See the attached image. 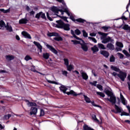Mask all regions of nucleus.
<instances>
[{
  "label": "nucleus",
  "instance_id": "f257e3e1",
  "mask_svg": "<svg viewBox=\"0 0 130 130\" xmlns=\"http://www.w3.org/2000/svg\"><path fill=\"white\" fill-rule=\"evenodd\" d=\"M51 10L53 13H57L58 12H60L61 15H63V13H66L68 16L70 17V19H71L72 21H73V22H76H76H78L79 23H84V22L86 21V20L82 18L75 19V17H74L73 14L70 12V11H69V8H66L65 9L62 8L61 9H60V7L58 8L55 6H53L51 8Z\"/></svg>",
  "mask_w": 130,
  "mask_h": 130
},
{
  "label": "nucleus",
  "instance_id": "f03ea898",
  "mask_svg": "<svg viewBox=\"0 0 130 130\" xmlns=\"http://www.w3.org/2000/svg\"><path fill=\"white\" fill-rule=\"evenodd\" d=\"M56 27L57 28H60V29H63L65 31H70L71 30L70 25L69 24L64 23L61 20L56 21Z\"/></svg>",
  "mask_w": 130,
  "mask_h": 130
},
{
  "label": "nucleus",
  "instance_id": "7ed1b4c3",
  "mask_svg": "<svg viewBox=\"0 0 130 130\" xmlns=\"http://www.w3.org/2000/svg\"><path fill=\"white\" fill-rule=\"evenodd\" d=\"M105 93L108 96V97H110V99L107 98V100L112 103V104H115L116 103V98L114 95H113V93L110 91V90L108 89H106L104 90Z\"/></svg>",
  "mask_w": 130,
  "mask_h": 130
},
{
  "label": "nucleus",
  "instance_id": "20e7f679",
  "mask_svg": "<svg viewBox=\"0 0 130 130\" xmlns=\"http://www.w3.org/2000/svg\"><path fill=\"white\" fill-rule=\"evenodd\" d=\"M59 89L61 92H63L64 94H67V95H72V96H78V94H77V93L73 90L67 92L68 88L64 85L61 84V86L59 87Z\"/></svg>",
  "mask_w": 130,
  "mask_h": 130
},
{
  "label": "nucleus",
  "instance_id": "39448f33",
  "mask_svg": "<svg viewBox=\"0 0 130 130\" xmlns=\"http://www.w3.org/2000/svg\"><path fill=\"white\" fill-rule=\"evenodd\" d=\"M47 36L49 37H52V36H55L54 38V40L55 41H62V38L59 36V35L56 32H48L47 34Z\"/></svg>",
  "mask_w": 130,
  "mask_h": 130
},
{
  "label": "nucleus",
  "instance_id": "423d86ee",
  "mask_svg": "<svg viewBox=\"0 0 130 130\" xmlns=\"http://www.w3.org/2000/svg\"><path fill=\"white\" fill-rule=\"evenodd\" d=\"M101 39L102 40V43H103L104 44H106V43H108V42L114 43V40H113L110 37H108L107 38H104V37H102L101 38Z\"/></svg>",
  "mask_w": 130,
  "mask_h": 130
},
{
  "label": "nucleus",
  "instance_id": "0eeeda50",
  "mask_svg": "<svg viewBox=\"0 0 130 130\" xmlns=\"http://www.w3.org/2000/svg\"><path fill=\"white\" fill-rule=\"evenodd\" d=\"M126 76H127V74L126 72L121 71L119 72V74H118V78H119L122 82H124Z\"/></svg>",
  "mask_w": 130,
  "mask_h": 130
},
{
  "label": "nucleus",
  "instance_id": "6e6552de",
  "mask_svg": "<svg viewBox=\"0 0 130 130\" xmlns=\"http://www.w3.org/2000/svg\"><path fill=\"white\" fill-rule=\"evenodd\" d=\"M40 17L41 18H42V19L46 20V16H45V13H43L42 12H40L39 13H37L36 15L35 18L36 19H38V20H39V19H40Z\"/></svg>",
  "mask_w": 130,
  "mask_h": 130
},
{
  "label": "nucleus",
  "instance_id": "1a4fd4ad",
  "mask_svg": "<svg viewBox=\"0 0 130 130\" xmlns=\"http://www.w3.org/2000/svg\"><path fill=\"white\" fill-rule=\"evenodd\" d=\"M46 46L47 47L50 51L53 52V53H54V54H57V51L52 46L47 44L46 45Z\"/></svg>",
  "mask_w": 130,
  "mask_h": 130
},
{
  "label": "nucleus",
  "instance_id": "9d476101",
  "mask_svg": "<svg viewBox=\"0 0 130 130\" xmlns=\"http://www.w3.org/2000/svg\"><path fill=\"white\" fill-rule=\"evenodd\" d=\"M92 119L93 121L94 122H97L99 124H102V119L100 118L101 121H99L97 117H96V115L95 114H92Z\"/></svg>",
  "mask_w": 130,
  "mask_h": 130
},
{
  "label": "nucleus",
  "instance_id": "9b49d317",
  "mask_svg": "<svg viewBox=\"0 0 130 130\" xmlns=\"http://www.w3.org/2000/svg\"><path fill=\"white\" fill-rule=\"evenodd\" d=\"M106 47L108 50H111V51L114 50L115 49V47H114V45L111 43H108L106 45Z\"/></svg>",
  "mask_w": 130,
  "mask_h": 130
},
{
  "label": "nucleus",
  "instance_id": "f8f14e48",
  "mask_svg": "<svg viewBox=\"0 0 130 130\" xmlns=\"http://www.w3.org/2000/svg\"><path fill=\"white\" fill-rule=\"evenodd\" d=\"M54 15H55L56 16L54 17H52V18L54 19V18H56L57 17H59V18H61V19H62V20H64L65 21V22H67V23H69V21L68 20V17H66V16H60L59 15H58L57 14H58V12H57V13L54 12Z\"/></svg>",
  "mask_w": 130,
  "mask_h": 130
},
{
  "label": "nucleus",
  "instance_id": "ddd939ff",
  "mask_svg": "<svg viewBox=\"0 0 130 130\" xmlns=\"http://www.w3.org/2000/svg\"><path fill=\"white\" fill-rule=\"evenodd\" d=\"M25 102H26L27 105L28 106V107H31L32 106H37V104L35 103L31 102L29 101L28 100H25Z\"/></svg>",
  "mask_w": 130,
  "mask_h": 130
},
{
  "label": "nucleus",
  "instance_id": "4468645a",
  "mask_svg": "<svg viewBox=\"0 0 130 130\" xmlns=\"http://www.w3.org/2000/svg\"><path fill=\"white\" fill-rule=\"evenodd\" d=\"M28 22H29V20L27 19V14H26L24 18H22L19 21V24H27Z\"/></svg>",
  "mask_w": 130,
  "mask_h": 130
},
{
  "label": "nucleus",
  "instance_id": "2eb2a0df",
  "mask_svg": "<svg viewBox=\"0 0 130 130\" xmlns=\"http://www.w3.org/2000/svg\"><path fill=\"white\" fill-rule=\"evenodd\" d=\"M31 111L30 112L29 114L30 115H36V114H37V111H38V109L35 107H31Z\"/></svg>",
  "mask_w": 130,
  "mask_h": 130
},
{
  "label": "nucleus",
  "instance_id": "dca6fc26",
  "mask_svg": "<svg viewBox=\"0 0 130 130\" xmlns=\"http://www.w3.org/2000/svg\"><path fill=\"white\" fill-rule=\"evenodd\" d=\"M34 44L37 46L38 49L40 50V52H42V46L40 44V43L37 42H34Z\"/></svg>",
  "mask_w": 130,
  "mask_h": 130
},
{
  "label": "nucleus",
  "instance_id": "f3484780",
  "mask_svg": "<svg viewBox=\"0 0 130 130\" xmlns=\"http://www.w3.org/2000/svg\"><path fill=\"white\" fill-rule=\"evenodd\" d=\"M22 35H23V36H24V37L25 38H26L27 39H31L32 38L31 37V35H30V34H29L28 32H26V31H22L21 32Z\"/></svg>",
  "mask_w": 130,
  "mask_h": 130
},
{
  "label": "nucleus",
  "instance_id": "a211bd4d",
  "mask_svg": "<svg viewBox=\"0 0 130 130\" xmlns=\"http://www.w3.org/2000/svg\"><path fill=\"white\" fill-rule=\"evenodd\" d=\"M115 108L117 112L115 111L114 110H113L112 111L114 112L115 113H121V111H122V109L121 108H119L117 105H115Z\"/></svg>",
  "mask_w": 130,
  "mask_h": 130
},
{
  "label": "nucleus",
  "instance_id": "6ab92c4d",
  "mask_svg": "<svg viewBox=\"0 0 130 130\" xmlns=\"http://www.w3.org/2000/svg\"><path fill=\"white\" fill-rule=\"evenodd\" d=\"M120 96L122 104H123V105H126V104H127V101H126V100L124 99V97H123V95H122L121 92H120Z\"/></svg>",
  "mask_w": 130,
  "mask_h": 130
},
{
  "label": "nucleus",
  "instance_id": "aec40b11",
  "mask_svg": "<svg viewBox=\"0 0 130 130\" xmlns=\"http://www.w3.org/2000/svg\"><path fill=\"white\" fill-rule=\"evenodd\" d=\"M81 45V48L83 50V51L87 52L88 49V44L84 43V44H80Z\"/></svg>",
  "mask_w": 130,
  "mask_h": 130
},
{
  "label": "nucleus",
  "instance_id": "412c9836",
  "mask_svg": "<svg viewBox=\"0 0 130 130\" xmlns=\"http://www.w3.org/2000/svg\"><path fill=\"white\" fill-rule=\"evenodd\" d=\"M111 69L112 70V71H114L115 72H116L117 73H120L121 71L120 69H119V68L114 66H111Z\"/></svg>",
  "mask_w": 130,
  "mask_h": 130
},
{
  "label": "nucleus",
  "instance_id": "4be33fe9",
  "mask_svg": "<svg viewBox=\"0 0 130 130\" xmlns=\"http://www.w3.org/2000/svg\"><path fill=\"white\" fill-rule=\"evenodd\" d=\"M101 54H102V55L107 58L109 56V53L105 50L101 51Z\"/></svg>",
  "mask_w": 130,
  "mask_h": 130
},
{
  "label": "nucleus",
  "instance_id": "5701e85b",
  "mask_svg": "<svg viewBox=\"0 0 130 130\" xmlns=\"http://www.w3.org/2000/svg\"><path fill=\"white\" fill-rule=\"evenodd\" d=\"M81 76L82 77V79H83V80H87V79H88V75H87V74L84 72H81Z\"/></svg>",
  "mask_w": 130,
  "mask_h": 130
},
{
  "label": "nucleus",
  "instance_id": "b1692460",
  "mask_svg": "<svg viewBox=\"0 0 130 130\" xmlns=\"http://www.w3.org/2000/svg\"><path fill=\"white\" fill-rule=\"evenodd\" d=\"M128 51H129V53L128 52H127V51L125 50H123L122 51L123 53H124V54H125V55H126L127 57H130V48L128 49Z\"/></svg>",
  "mask_w": 130,
  "mask_h": 130
},
{
  "label": "nucleus",
  "instance_id": "393cba45",
  "mask_svg": "<svg viewBox=\"0 0 130 130\" xmlns=\"http://www.w3.org/2000/svg\"><path fill=\"white\" fill-rule=\"evenodd\" d=\"M91 50L93 51V53H95V52H98V51H99V49L98 48L97 46L94 45L93 47H91Z\"/></svg>",
  "mask_w": 130,
  "mask_h": 130
},
{
  "label": "nucleus",
  "instance_id": "a878e982",
  "mask_svg": "<svg viewBox=\"0 0 130 130\" xmlns=\"http://www.w3.org/2000/svg\"><path fill=\"white\" fill-rule=\"evenodd\" d=\"M49 56H50V55L48 53H43V57L45 59H48L49 58Z\"/></svg>",
  "mask_w": 130,
  "mask_h": 130
},
{
  "label": "nucleus",
  "instance_id": "bb28decb",
  "mask_svg": "<svg viewBox=\"0 0 130 130\" xmlns=\"http://www.w3.org/2000/svg\"><path fill=\"white\" fill-rule=\"evenodd\" d=\"M98 46L99 48H100V49H103L104 50L106 49V47H105V46H104V45H103V44L99 43L98 44Z\"/></svg>",
  "mask_w": 130,
  "mask_h": 130
},
{
  "label": "nucleus",
  "instance_id": "cd10ccee",
  "mask_svg": "<svg viewBox=\"0 0 130 130\" xmlns=\"http://www.w3.org/2000/svg\"><path fill=\"white\" fill-rule=\"evenodd\" d=\"M5 28H6V30L9 31V32H13V28L12 27V26L7 25L5 26Z\"/></svg>",
  "mask_w": 130,
  "mask_h": 130
},
{
  "label": "nucleus",
  "instance_id": "c85d7f7f",
  "mask_svg": "<svg viewBox=\"0 0 130 130\" xmlns=\"http://www.w3.org/2000/svg\"><path fill=\"white\" fill-rule=\"evenodd\" d=\"M83 97L84 98V100L87 103H91V100H90V98H89L88 96H87L85 95H83Z\"/></svg>",
  "mask_w": 130,
  "mask_h": 130
},
{
  "label": "nucleus",
  "instance_id": "c756f323",
  "mask_svg": "<svg viewBox=\"0 0 130 130\" xmlns=\"http://www.w3.org/2000/svg\"><path fill=\"white\" fill-rule=\"evenodd\" d=\"M12 117V115L11 114L5 115L3 117V119L4 120H8V119H10V117Z\"/></svg>",
  "mask_w": 130,
  "mask_h": 130
},
{
  "label": "nucleus",
  "instance_id": "7c9ffc66",
  "mask_svg": "<svg viewBox=\"0 0 130 130\" xmlns=\"http://www.w3.org/2000/svg\"><path fill=\"white\" fill-rule=\"evenodd\" d=\"M15 57L13 55H7L6 56V59L7 60H13Z\"/></svg>",
  "mask_w": 130,
  "mask_h": 130
},
{
  "label": "nucleus",
  "instance_id": "2f4dec72",
  "mask_svg": "<svg viewBox=\"0 0 130 130\" xmlns=\"http://www.w3.org/2000/svg\"><path fill=\"white\" fill-rule=\"evenodd\" d=\"M96 94L97 95L100 96V97H102L103 98H104L105 97V94L103 92L97 91Z\"/></svg>",
  "mask_w": 130,
  "mask_h": 130
},
{
  "label": "nucleus",
  "instance_id": "473e14b6",
  "mask_svg": "<svg viewBox=\"0 0 130 130\" xmlns=\"http://www.w3.org/2000/svg\"><path fill=\"white\" fill-rule=\"evenodd\" d=\"M116 45H117V46H118V47H120V48H122V47H123V44L120 42H117L116 43Z\"/></svg>",
  "mask_w": 130,
  "mask_h": 130
},
{
  "label": "nucleus",
  "instance_id": "72a5a7b5",
  "mask_svg": "<svg viewBox=\"0 0 130 130\" xmlns=\"http://www.w3.org/2000/svg\"><path fill=\"white\" fill-rule=\"evenodd\" d=\"M0 11H1V12H3V13H4V14H8V13H10V9H7L6 10L4 9H0Z\"/></svg>",
  "mask_w": 130,
  "mask_h": 130
},
{
  "label": "nucleus",
  "instance_id": "f704fd0d",
  "mask_svg": "<svg viewBox=\"0 0 130 130\" xmlns=\"http://www.w3.org/2000/svg\"><path fill=\"white\" fill-rule=\"evenodd\" d=\"M110 62H114L115 61V57L113 55L110 57Z\"/></svg>",
  "mask_w": 130,
  "mask_h": 130
},
{
  "label": "nucleus",
  "instance_id": "c9c22d12",
  "mask_svg": "<svg viewBox=\"0 0 130 130\" xmlns=\"http://www.w3.org/2000/svg\"><path fill=\"white\" fill-rule=\"evenodd\" d=\"M48 83H49L50 84H55V85H59V83L56 82L55 81H52L51 80H47Z\"/></svg>",
  "mask_w": 130,
  "mask_h": 130
},
{
  "label": "nucleus",
  "instance_id": "e433bc0d",
  "mask_svg": "<svg viewBox=\"0 0 130 130\" xmlns=\"http://www.w3.org/2000/svg\"><path fill=\"white\" fill-rule=\"evenodd\" d=\"M121 116H123V115H125V116H129V114L128 113H126L125 112H122L120 114Z\"/></svg>",
  "mask_w": 130,
  "mask_h": 130
},
{
  "label": "nucleus",
  "instance_id": "4c0bfd02",
  "mask_svg": "<svg viewBox=\"0 0 130 130\" xmlns=\"http://www.w3.org/2000/svg\"><path fill=\"white\" fill-rule=\"evenodd\" d=\"M88 39H90V40H92V41L94 42V43H97V40H96V39H95V38L89 37H88Z\"/></svg>",
  "mask_w": 130,
  "mask_h": 130
},
{
  "label": "nucleus",
  "instance_id": "58836bf2",
  "mask_svg": "<svg viewBox=\"0 0 130 130\" xmlns=\"http://www.w3.org/2000/svg\"><path fill=\"white\" fill-rule=\"evenodd\" d=\"M25 60H26V61H28V60H30L31 59H32V58L28 55H27L25 58H24Z\"/></svg>",
  "mask_w": 130,
  "mask_h": 130
},
{
  "label": "nucleus",
  "instance_id": "ea45409f",
  "mask_svg": "<svg viewBox=\"0 0 130 130\" xmlns=\"http://www.w3.org/2000/svg\"><path fill=\"white\" fill-rule=\"evenodd\" d=\"M61 73L63 76H64V77H68V72L67 71L62 70Z\"/></svg>",
  "mask_w": 130,
  "mask_h": 130
},
{
  "label": "nucleus",
  "instance_id": "a19ab883",
  "mask_svg": "<svg viewBox=\"0 0 130 130\" xmlns=\"http://www.w3.org/2000/svg\"><path fill=\"white\" fill-rule=\"evenodd\" d=\"M96 88H98V89H99L100 91H103V86H102V85L100 84H98L96 85Z\"/></svg>",
  "mask_w": 130,
  "mask_h": 130
},
{
  "label": "nucleus",
  "instance_id": "79ce46f5",
  "mask_svg": "<svg viewBox=\"0 0 130 130\" xmlns=\"http://www.w3.org/2000/svg\"><path fill=\"white\" fill-rule=\"evenodd\" d=\"M89 84L91 85V86H94V87H96V86H97V81H94L93 82H89Z\"/></svg>",
  "mask_w": 130,
  "mask_h": 130
},
{
  "label": "nucleus",
  "instance_id": "37998d69",
  "mask_svg": "<svg viewBox=\"0 0 130 130\" xmlns=\"http://www.w3.org/2000/svg\"><path fill=\"white\" fill-rule=\"evenodd\" d=\"M64 64L66 66H69V59L68 58H64L63 59Z\"/></svg>",
  "mask_w": 130,
  "mask_h": 130
},
{
  "label": "nucleus",
  "instance_id": "c03bdc74",
  "mask_svg": "<svg viewBox=\"0 0 130 130\" xmlns=\"http://www.w3.org/2000/svg\"><path fill=\"white\" fill-rule=\"evenodd\" d=\"M68 71H69V72H71L72 70H73V66L72 65H68L67 66Z\"/></svg>",
  "mask_w": 130,
  "mask_h": 130
},
{
  "label": "nucleus",
  "instance_id": "a18cd8bd",
  "mask_svg": "<svg viewBox=\"0 0 130 130\" xmlns=\"http://www.w3.org/2000/svg\"><path fill=\"white\" fill-rule=\"evenodd\" d=\"M0 26L1 27H6V23H5V22L3 20H1L0 21Z\"/></svg>",
  "mask_w": 130,
  "mask_h": 130
},
{
  "label": "nucleus",
  "instance_id": "49530a36",
  "mask_svg": "<svg viewBox=\"0 0 130 130\" xmlns=\"http://www.w3.org/2000/svg\"><path fill=\"white\" fill-rule=\"evenodd\" d=\"M117 54H118V55H119V58L120 59H122V58H123V57H124V55L123 54H121V53L118 52Z\"/></svg>",
  "mask_w": 130,
  "mask_h": 130
},
{
  "label": "nucleus",
  "instance_id": "de8ad7c7",
  "mask_svg": "<svg viewBox=\"0 0 130 130\" xmlns=\"http://www.w3.org/2000/svg\"><path fill=\"white\" fill-rule=\"evenodd\" d=\"M44 114H45L44 110H43V109H41L40 116H44Z\"/></svg>",
  "mask_w": 130,
  "mask_h": 130
},
{
  "label": "nucleus",
  "instance_id": "09e8293b",
  "mask_svg": "<svg viewBox=\"0 0 130 130\" xmlns=\"http://www.w3.org/2000/svg\"><path fill=\"white\" fill-rule=\"evenodd\" d=\"M83 37H88V34L85 30H82Z\"/></svg>",
  "mask_w": 130,
  "mask_h": 130
},
{
  "label": "nucleus",
  "instance_id": "8fccbe9b",
  "mask_svg": "<svg viewBox=\"0 0 130 130\" xmlns=\"http://www.w3.org/2000/svg\"><path fill=\"white\" fill-rule=\"evenodd\" d=\"M102 29H103L105 31H107L109 29H110L111 27L110 26H103Z\"/></svg>",
  "mask_w": 130,
  "mask_h": 130
},
{
  "label": "nucleus",
  "instance_id": "3c124183",
  "mask_svg": "<svg viewBox=\"0 0 130 130\" xmlns=\"http://www.w3.org/2000/svg\"><path fill=\"white\" fill-rule=\"evenodd\" d=\"M123 29L124 30H128V29H129V26H128V25L127 24H125L123 27Z\"/></svg>",
  "mask_w": 130,
  "mask_h": 130
},
{
  "label": "nucleus",
  "instance_id": "603ef678",
  "mask_svg": "<svg viewBox=\"0 0 130 130\" xmlns=\"http://www.w3.org/2000/svg\"><path fill=\"white\" fill-rule=\"evenodd\" d=\"M75 34H76V35H80V34H81V31H80V30H79V29H76L75 30Z\"/></svg>",
  "mask_w": 130,
  "mask_h": 130
},
{
  "label": "nucleus",
  "instance_id": "864d4df0",
  "mask_svg": "<svg viewBox=\"0 0 130 130\" xmlns=\"http://www.w3.org/2000/svg\"><path fill=\"white\" fill-rule=\"evenodd\" d=\"M72 42H73L74 44H81L80 41L72 40Z\"/></svg>",
  "mask_w": 130,
  "mask_h": 130
},
{
  "label": "nucleus",
  "instance_id": "5fc2aeb1",
  "mask_svg": "<svg viewBox=\"0 0 130 130\" xmlns=\"http://www.w3.org/2000/svg\"><path fill=\"white\" fill-rule=\"evenodd\" d=\"M98 34H99L100 35H101V36H107V34L106 33H104V32H101V31L98 32Z\"/></svg>",
  "mask_w": 130,
  "mask_h": 130
},
{
  "label": "nucleus",
  "instance_id": "6e6d98bb",
  "mask_svg": "<svg viewBox=\"0 0 130 130\" xmlns=\"http://www.w3.org/2000/svg\"><path fill=\"white\" fill-rule=\"evenodd\" d=\"M91 104L93 106H94V107H99L100 108H101V106H100L98 105L95 104V103L94 102H92Z\"/></svg>",
  "mask_w": 130,
  "mask_h": 130
},
{
  "label": "nucleus",
  "instance_id": "4d7b16f0",
  "mask_svg": "<svg viewBox=\"0 0 130 130\" xmlns=\"http://www.w3.org/2000/svg\"><path fill=\"white\" fill-rule=\"evenodd\" d=\"M46 15L47 19H48V20H49L50 21H52V18H51V17L49 16V13L48 12L46 13Z\"/></svg>",
  "mask_w": 130,
  "mask_h": 130
},
{
  "label": "nucleus",
  "instance_id": "13d9d810",
  "mask_svg": "<svg viewBox=\"0 0 130 130\" xmlns=\"http://www.w3.org/2000/svg\"><path fill=\"white\" fill-rule=\"evenodd\" d=\"M111 75L113 76V77H115V78H116V76L118 77V74L116 72H113L111 73Z\"/></svg>",
  "mask_w": 130,
  "mask_h": 130
},
{
  "label": "nucleus",
  "instance_id": "bf43d9fd",
  "mask_svg": "<svg viewBox=\"0 0 130 130\" xmlns=\"http://www.w3.org/2000/svg\"><path fill=\"white\" fill-rule=\"evenodd\" d=\"M57 2H58L59 3H61L64 6H65L66 5V3H64V1L63 0H57Z\"/></svg>",
  "mask_w": 130,
  "mask_h": 130
},
{
  "label": "nucleus",
  "instance_id": "052dcab7",
  "mask_svg": "<svg viewBox=\"0 0 130 130\" xmlns=\"http://www.w3.org/2000/svg\"><path fill=\"white\" fill-rule=\"evenodd\" d=\"M90 36H91L92 37H95V36H96V33L95 32H92V33H90L89 34Z\"/></svg>",
  "mask_w": 130,
  "mask_h": 130
},
{
  "label": "nucleus",
  "instance_id": "680f3d73",
  "mask_svg": "<svg viewBox=\"0 0 130 130\" xmlns=\"http://www.w3.org/2000/svg\"><path fill=\"white\" fill-rule=\"evenodd\" d=\"M71 33L72 35H73V37L76 36V35L75 34V31H74L73 29L71 30Z\"/></svg>",
  "mask_w": 130,
  "mask_h": 130
},
{
  "label": "nucleus",
  "instance_id": "e2e57ef3",
  "mask_svg": "<svg viewBox=\"0 0 130 130\" xmlns=\"http://www.w3.org/2000/svg\"><path fill=\"white\" fill-rule=\"evenodd\" d=\"M74 38H76V39H77V40H81L82 41V39H80V38L78 37L76 35L74 36Z\"/></svg>",
  "mask_w": 130,
  "mask_h": 130
},
{
  "label": "nucleus",
  "instance_id": "0e129e2a",
  "mask_svg": "<svg viewBox=\"0 0 130 130\" xmlns=\"http://www.w3.org/2000/svg\"><path fill=\"white\" fill-rule=\"evenodd\" d=\"M121 19L124 21H126V20H127V18L125 17L124 16H122Z\"/></svg>",
  "mask_w": 130,
  "mask_h": 130
},
{
  "label": "nucleus",
  "instance_id": "69168bd1",
  "mask_svg": "<svg viewBox=\"0 0 130 130\" xmlns=\"http://www.w3.org/2000/svg\"><path fill=\"white\" fill-rule=\"evenodd\" d=\"M123 64H124V66H128L129 65V61H126L125 63H123Z\"/></svg>",
  "mask_w": 130,
  "mask_h": 130
},
{
  "label": "nucleus",
  "instance_id": "338daca9",
  "mask_svg": "<svg viewBox=\"0 0 130 130\" xmlns=\"http://www.w3.org/2000/svg\"><path fill=\"white\" fill-rule=\"evenodd\" d=\"M29 14L30 16H32V15H34V14H35V12H34V11L32 10L29 12Z\"/></svg>",
  "mask_w": 130,
  "mask_h": 130
},
{
  "label": "nucleus",
  "instance_id": "774afa93",
  "mask_svg": "<svg viewBox=\"0 0 130 130\" xmlns=\"http://www.w3.org/2000/svg\"><path fill=\"white\" fill-rule=\"evenodd\" d=\"M0 128L1 129H4V128H5V125H2V124H0Z\"/></svg>",
  "mask_w": 130,
  "mask_h": 130
}]
</instances>
